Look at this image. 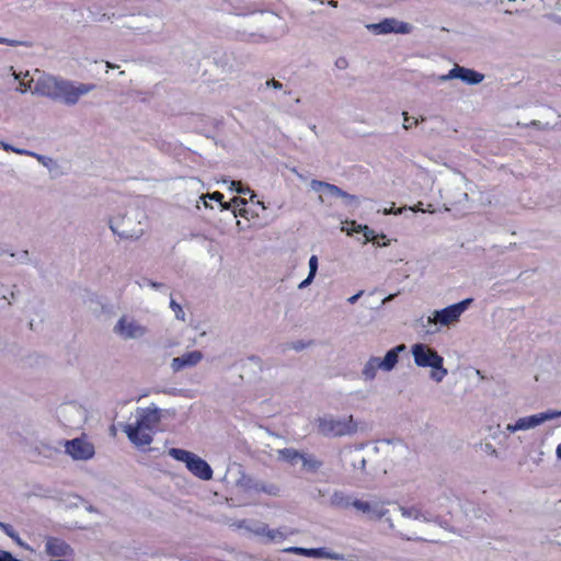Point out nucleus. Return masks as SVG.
Instances as JSON below:
<instances>
[{"instance_id": "1", "label": "nucleus", "mask_w": 561, "mask_h": 561, "mask_svg": "<svg viewBox=\"0 0 561 561\" xmlns=\"http://www.w3.org/2000/svg\"><path fill=\"white\" fill-rule=\"evenodd\" d=\"M398 512L386 518L389 528L405 540H424L423 526L431 518L417 506H398Z\"/></svg>"}, {"instance_id": "2", "label": "nucleus", "mask_w": 561, "mask_h": 561, "mask_svg": "<svg viewBox=\"0 0 561 561\" xmlns=\"http://www.w3.org/2000/svg\"><path fill=\"white\" fill-rule=\"evenodd\" d=\"M111 22H116L117 28L123 31H130L137 35L160 34L164 27L163 18L156 12H144L116 15L103 14Z\"/></svg>"}, {"instance_id": "3", "label": "nucleus", "mask_w": 561, "mask_h": 561, "mask_svg": "<svg viewBox=\"0 0 561 561\" xmlns=\"http://www.w3.org/2000/svg\"><path fill=\"white\" fill-rule=\"evenodd\" d=\"M160 410L154 405L137 409L136 423L126 424L123 430L135 446L144 447L152 443L153 428L160 423Z\"/></svg>"}, {"instance_id": "4", "label": "nucleus", "mask_w": 561, "mask_h": 561, "mask_svg": "<svg viewBox=\"0 0 561 561\" xmlns=\"http://www.w3.org/2000/svg\"><path fill=\"white\" fill-rule=\"evenodd\" d=\"M411 354L417 367L432 369L430 376L434 381L440 382L447 376L448 370L444 367V358L427 344H413Z\"/></svg>"}, {"instance_id": "5", "label": "nucleus", "mask_w": 561, "mask_h": 561, "mask_svg": "<svg viewBox=\"0 0 561 561\" xmlns=\"http://www.w3.org/2000/svg\"><path fill=\"white\" fill-rule=\"evenodd\" d=\"M317 432L324 437L351 436L357 433L358 423L353 415L335 419L324 415L316 419Z\"/></svg>"}, {"instance_id": "6", "label": "nucleus", "mask_w": 561, "mask_h": 561, "mask_svg": "<svg viewBox=\"0 0 561 561\" xmlns=\"http://www.w3.org/2000/svg\"><path fill=\"white\" fill-rule=\"evenodd\" d=\"M407 350L405 344H399L389 350L383 358L371 356L363 366L362 377L365 381H371L376 378L378 369L391 371L398 364L399 354Z\"/></svg>"}, {"instance_id": "7", "label": "nucleus", "mask_w": 561, "mask_h": 561, "mask_svg": "<svg viewBox=\"0 0 561 561\" xmlns=\"http://www.w3.org/2000/svg\"><path fill=\"white\" fill-rule=\"evenodd\" d=\"M168 453L173 459L184 462L187 470L201 480L208 481L213 478L210 466L196 454L180 448H170Z\"/></svg>"}, {"instance_id": "8", "label": "nucleus", "mask_w": 561, "mask_h": 561, "mask_svg": "<svg viewBox=\"0 0 561 561\" xmlns=\"http://www.w3.org/2000/svg\"><path fill=\"white\" fill-rule=\"evenodd\" d=\"M108 226L114 234L126 240H138L145 232L140 215L134 213L110 220Z\"/></svg>"}, {"instance_id": "9", "label": "nucleus", "mask_w": 561, "mask_h": 561, "mask_svg": "<svg viewBox=\"0 0 561 561\" xmlns=\"http://www.w3.org/2000/svg\"><path fill=\"white\" fill-rule=\"evenodd\" d=\"M94 89L95 84L92 83H76L59 78L54 101L72 106L79 102L81 96L90 93Z\"/></svg>"}, {"instance_id": "10", "label": "nucleus", "mask_w": 561, "mask_h": 561, "mask_svg": "<svg viewBox=\"0 0 561 561\" xmlns=\"http://www.w3.org/2000/svg\"><path fill=\"white\" fill-rule=\"evenodd\" d=\"M472 302V298H467L444 309L435 310L432 316L427 317L426 323L439 324L442 327L454 325L459 322L461 314L471 306Z\"/></svg>"}, {"instance_id": "11", "label": "nucleus", "mask_w": 561, "mask_h": 561, "mask_svg": "<svg viewBox=\"0 0 561 561\" xmlns=\"http://www.w3.org/2000/svg\"><path fill=\"white\" fill-rule=\"evenodd\" d=\"M113 332L122 340H139L148 333V328L134 317L123 314L113 328Z\"/></svg>"}, {"instance_id": "12", "label": "nucleus", "mask_w": 561, "mask_h": 561, "mask_svg": "<svg viewBox=\"0 0 561 561\" xmlns=\"http://www.w3.org/2000/svg\"><path fill=\"white\" fill-rule=\"evenodd\" d=\"M310 187L314 192L322 193L319 195V202L321 204L325 202L323 197V194H325L332 197L342 198L345 206L358 205V197L356 195L350 194L334 184L324 181L312 180L310 182Z\"/></svg>"}, {"instance_id": "13", "label": "nucleus", "mask_w": 561, "mask_h": 561, "mask_svg": "<svg viewBox=\"0 0 561 561\" xmlns=\"http://www.w3.org/2000/svg\"><path fill=\"white\" fill-rule=\"evenodd\" d=\"M467 181L460 173H455L447 182L442 194L451 204H461L468 201V193L466 192Z\"/></svg>"}, {"instance_id": "14", "label": "nucleus", "mask_w": 561, "mask_h": 561, "mask_svg": "<svg viewBox=\"0 0 561 561\" xmlns=\"http://www.w3.org/2000/svg\"><path fill=\"white\" fill-rule=\"evenodd\" d=\"M65 451L75 460H88L94 456V446L84 438L65 442Z\"/></svg>"}, {"instance_id": "15", "label": "nucleus", "mask_w": 561, "mask_h": 561, "mask_svg": "<svg viewBox=\"0 0 561 561\" xmlns=\"http://www.w3.org/2000/svg\"><path fill=\"white\" fill-rule=\"evenodd\" d=\"M366 27L377 35L389 33L409 34L412 30L409 23L400 22L393 18L385 19L379 23L367 24Z\"/></svg>"}, {"instance_id": "16", "label": "nucleus", "mask_w": 561, "mask_h": 561, "mask_svg": "<svg viewBox=\"0 0 561 561\" xmlns=\"http://www.w3.org/2000/svg\"><path fill=\"white\" fill-rule=\"evenodd\" d=\"M459 79L467 84H479L483 81L484 76L473 69L465 68L456 65L447 75L438 77L439 81Z\"/></svg>"}, {"instance_id": "17", "label": "nucleus", "mask_w": 561, "mask_h": 561, "mask_svg": "<svg viewBox=\"0 0 561 561\" xmlns=\"http://www.w3.org/2000/svg\"><path fill=\"white\" fill-rule=\"evenodd\" d=\"M352 506L365 514L370 519H381L388 514L385 503L380 501H362L354 500Z\"/></svg>"}, {"instance_id": "18", "label": "nucleus", "mask_w": 561, "mask_h": 561, "mask_svg": "<svg viewBox=\"0 0 561 561\" xmlns=\"http://www.w3.org/2000/svg\"><path fill=\"white\" fill-rule=\"evenodd\" d=\"M59 78L50 75H42L35 80V85L32 90L33 94L48 98L54 101Z\"/></svg>"}, {"instance_id": "19", "label": "nucleus", "mask_w": 561, "mask_h": 561, "mask_svg": "<svg viewBox=\"0 0 561 561\" xmlns=\"http://www.w3.org/2000/svg\"><path fill=\"white\" fill-rule=\"evenodd\" d=\"M554 419H556L554 410H548L546 412H541L538 414L519 417L517 421H518V426H519L520 431H527V430L535 428V427L541 425L542 423H545L547 421L554 420Z\"/></svg>"}, {"instance_id": "20", "label": "nucleus", "mask_w": 561, "mask_h": 561, "mask_svg": "<svg viewBox=\"0 0 561 561\" xmlns=\"http://www.w3.org/2000/svg\"><path fill=\"white\" fill-rule=\"evenodd\" d=\"M45 551L50 557L65 558L73 553L72 548L64 540L48 537L45 543Z\"/></svg>"}, {"instance_id": "21", "label": "nucleus", "mask_w": 561, "mask_h": 561, "mask_svg": "<svg viewBox=\"0 0 561 561\" xmlns=\"http://www.w3.org/2000/svg\"><path fill=\"white\" fill-rule=\"evenodd\" d=\"M202 359L203 353L201 351H192L182 356L174 357L171 360V368L174 373H178L184 368L196 366Z\"/></svg>"}, {"instance_id": "22", "label": "nucleus", "mask_w": 561, "mask_h": 561, "mask_svg": "<svg viewBox=\"0 0 561 561\" xmlns=\"http://www.w3.org/2000/svg\"><path fill=\"white\" fill-rule=\"evenodd\" d=\"M61 416L68 426L75 427L85 419V411L82 407L70 403L62 407Z\"/></svg>"}, {"instance_id": "23", "label": "nucleus", "mask_w": 561, "mask_h": 561, "mask_svg": "<svg viewBox=\"0 0 561 561\" xmlns=\"http://www.w3.org/2000/svg\"><path fill=\"white\" fill-rule=\"evenodd\" d=\"M207 198L219 202L222 209H230L231 206L238 207L240 205L247 204V201L240 197L232 198L230 203H224V195L219 192H214L201 196V199H203L205 207H208V203L206 201Z\"/></svg>"}, {"instance_id": "24", "label": "nucleus", "mask_w": 561, "mask_h": 561, "mask_svg": "<svg viewBox=\"0 0 561 561\" xmlns=\"http://www.w3.org/2000/svg\"><path fill=\"white\" fill-rule=\"evenodd\" d=\"M352 226L354 227V231H363L364 237L366 238V241H371V242H374V243H376L378 245H380V243L377 241V239L378 238H381V239L386 238L385 234H380V236L376 234L375 231L373 229L368 228L367 226H360V225L356 226L355 221L352 222ZM388 244H389V242H383L381 244V247H386Z\"/></svg>"}, {"instance_id": "25", "label": "nucleus", "mask_w": 561, "mask_h": 561, "mask_svg": "<svg viewBox=\"0 0 561 561\" xmlns=\"http://www.w3.org/2000/svg\"><path fill=\"white\" fill-rule=\"evenodd\" d=\"M346 456L352 461V467L354 469H359L360 471L365 470L366 459L362 456V454L359 453V449L348 448V449H346Z\"/></svg>"}, {"instance_id": "26", "label": "nucleus", "mask_w": 561, "mask_h": 561, "mask_svg": "<svg viewBox=\"0 0 561 561\" xmlns=\"http://www.w3.org/2000/svg\"><path fill=\"white\" fill-rule=\"evenodd\" d=\"M310 558H322L343 561L345 558L342 553L331 552L327 548H311Z\"/></svg>"}, {"instance_id": "27", "label": "nucleus", "mask_w": 561, "mask_h": 561, "mask_svg": "<svg viewBox=\"0 0 561 561\" xmlns=\"http://www.w3.org/2000/svg\"><path fill=\"white\" fill-rule=\"evenodd\" d=\"M302 453L294 448H284L278 450V458L294 465L297 460H301Z\"/></svg>"}, {"instance_id": "28", "label": "nucleus", "mask_w": 561, "mask_h": 561, "mask_svg": "<svg viewBox=\"0 0 561 561\" xmlns=\"http://www.w3.org/2000/svg\"><path fill=\"white\" fill-rule=\"evenodd\" d=\"M257 481L252 477L248 476L243 471H240L239 478L236 480V485L244 491H251L255 489Z\"/></svg>"}, {"instance_id": "29", "label": "nucleus", "mask_w": 561, "mask_h": 561, "mask_svg": "<svg viewBox=\"0 0 561 561\" xmlns=\"http://www.w3.org/2000/svg\"><path fill=\"white\" fill-rule=\"evenodd\" d=\"M301 461L304 468L309 472H317L322 467V461L311 455L302 454Z\"/></svg>"}, {"instance_id": "30", "label": "nucleus", "mask_w": 561, "mask_h": 561, "mask_svg": "<svg viewBox=\"0 0 561 561\" xmlns=\"http://www.w3.org/2000/svg\"><path fill=\"white\" fill-rule=\"evenodd\" d=\"M255 492H263L271 496H279L280 495V488L277 484L274 483H264L259 482L256 483V486L254 489Z\"/></svg>"}, {"instance_id": "31", "label": "nucleus", "mask_w": 561, "mask_h": 561, "mask_svg": "<svg viewBox=\"0 0 561 561\" xmlns=\"http://www.w3.org/2000/svg\"><path fill=\"white\" fill-rule=\"evenodd\" d=\"M331 505L336 507H348L352 506L351 499L346 496L344 493L335 491L331 499H330Z\"/></svg>"}, {"instance_id": "32", "label": "nucleus", "mask_w": 561, "mask_h": 561, "mask_svg": "<svg viewBox=\"0 0 561 561\" xmlns=\"http://www.w3.org/2000/svg\"><path fill=\"white\" fill-rule=\"evenodd\" d=\"M170 308L174 312V316L178 320L185 321V312L183 308L174 299H171Z\"/></svg>"}, {"instance_id": "33", "label": "nucleus", "mask_w": 561, "mask_h": 561, "mask_svg": "<svg viewBox=\"0 0 561 561\" xmlns=\"http://www.w3.org/2000/svg\"><path fill=\"white\" fill-rule=\"evenodd\" d=\"M287 534L279 529H270L267 533V538L271 541H282L286 538Z\"/></svg>"}, {"instance_id": "34", "label": "nucleus", "mask_w": 561, "mask_h": 561, "mask_svg": "<svg viewBox=\"0 0 561 561\" xmlns=\"http://www.w3.org/2000/svg\"><path fill=\"white\" fill-rule=\"evenodd\" d=\"M230 190L236 191V192H238L240 194L250 193L251 194V199H253L255 197V194L250 188H243L242 187L241 182L231 181L230 182Z\"/></svg>"}, {"instance_id": "35", "label": "nucleus", "mask_w": 561, "mask_h": 561, "mask_svg": "<svg viewBox=\"0 0 561 561\" xmlns=\"http://www.w3.org/2000/svg\"><path fill=\"white\" fill-rule=\"evenodd\" d=\"M402 116H403V125L402 126L407 130L410 129L413 125H417L420 123V119L410 117L408 112H403Z\"/></svg>"}, {"instance_id": "36", "label": "nucleus", "mask_w": 561, "mask_h": 561, "mask_svg": "<svg viewBox=\"0 0 561 561\" xmlns=\"http://www.w3.org/2000/svg\"><path fill=\"white\" fill-rule=\"evenodd\" d=\"M25 154L32 156V157L36 158L37 161L39 163H42L44 167H48L53 162L51 158L43 156V154H38V153H35V152H32V151H28V150H26Z\"/></svg>"}, {"instance_id": "37", "label": "nucleus", "mask_w": 561, "mask_h": 561, "mask_svg": "<svg viewBox=\"0 0 561 561\" xmlns=\"http://www.w3.org/2000/svg\"><path fill=\"white\" fill-rule=\"evenodd\" d=\"M285 552L295 553L298 556L310 557L311 549L300 548V547H290L284 550Z\"/></svg>"}, {"instance_id": "38", "label": "nucleus", "mask_w": 561, "mask_h": 561, "mask_svg": "<svg viewBox=\"0 0 561 561\" xmlns=\"http://www.w3.org/2000/svg\"><path fill=\"white\" fill-rule=\"evenodd\" d=\"M0 44H5V45H9V46H26V47L31 46V44L27 43V42L9 39V38H5V37H0Z\"/></svg>"}, {"instance_id": "39", "label": "nucleus", "mask_w": 561, "mask_h": 561, "mask_svg": "<svg viewBox=\"0 0 561 561\" xmlns=\"http://www.w3.org/2000/svg\"><path fill=\"white\" fill-rule=\"evenodd\" d=\"M1 299L5 300L8 306H11L13 304V300L16 299V293L13 289L5 290L4 293H2Z\"/></svg>"}, {"instance_id": "40", "label": "nucleus", "mask_w": 561, "mask_h": 561, "mask_svg": "<svg viewBox=\"0 0 561 561\" xmlns=\"http://www.w3.org/2000/svg\"><path fill=\"white\" fill-rule=\"evenodd\" d=\"M0 529L10 538H15V530L14 528L7 523L0 522Z\"/></svg>"}, {"instance_id": "41", "label": "nucleus", "mask_w": 561, "mask_h": 561, "mask_svg": "<svg viewBox=\"0 0 561 561\" xmlns=\"http://www.w3.org/2000/svg\"><path fill=\"white\" fill-rule=\"evenodd\" d=\"M318 271V257L316 255H312L309 259V274L311 277H314Z\"/></svg>"}, {"instance_id": "42", "label": "nucleus", "mask_w": 561, "mask_h": 561, "mask_svg": "<svg viewBox=\"0 0 561 561\" xmlns=\"http://www.w3.org/2000/svg\"><path fill=\"white\" fill-rule=\"evenodd\" d=\"M0 148L5 150V151H11V152H15V153H26V150L25 149H19V148H14L13 146H11L10 144H7L4 141H1L0 140Z\"/></svg>"}, {"instance_id": "43", "label": "nucleus", "mask_w": 561, "mask_h": 561, "mask_svg": "<svg viewBox=\"0 0 561 561\" xmlns=\"http://www.w3.org/2000/svg\"><path fill=\"white\" fill-rule=\"evenodd\" d=\"M35 80L31 79L28 82L21 81L19 87L16 88V91L20 93H26L28 90H31V83Z\"/></svg>"}, {"instance_id": "44", "label": "nucleus", "mask_w": 561, "mask_h": 561, "mask_svg": "<svg viewBox=\"0 0 561 561\" xmlns=\"http://www.w3.org/2000/svg\"><path fill=\"white\" fill-rule=\"evenodd\" d=\"M0 561H21L12 556L11 552L0 549Z\"/></svg>"}, {"instance_id": "45", "label": "nucleus", "mask_w": 561, "mask_h": 561, "mask_svg": "<svg viewBox=\"0 0 561 561\" xmlns=\"http://www.w3.org/2000/svg\"><path fill=\"white\" fill-rule=\"evenodd\" d=\"M335 67L340 70H345L348 68V60L345 57H339L335 62Z\"/></svg>"}, {"instance_id": "46", "label": "nucleus", "mask_w": 561, "mask_h": 561, "mask_svg": "<svg viewBox=\"0 0 561 561\" xmlns=\"http://www.w3.org/2000/svg\"><path fill=\"white\" fill-rule=\"evenodd\" d=\"M529 126L543 130L552 128L548 123L543 124L540 121H531Z\"/></svg>"}, {"instance_id": "47", "label": "nucleus", "mask_w": 561, "mask_h": 561, "mask_svg": "<svg viewBox=\"0 0 561 561\" xmlns=\"http://www.w3.org/2000/svg\"><path fill=\"white\" fill-rule=\"evenodd\" d=\"M482 448H483V451H484L485 454L491 455V456H495V457L497 456V451H496V449L493 447V445H492V444L486 443V444H484V445H483V447H482Z\"/></svg>"}, {"instance_id": "48", "label": "nucleus", "mask_w": 561, "mask_h": 561, "mask_svg": "<svg viewBox=\"0 0 561 561\" xmlns=\"http://www.w3.org/2000/svg\"><path fill=\"white\" fill-rule=\"evenodd\" d=\"M265 84L267 88H272L275 90H280L283 88V83L275 79L267 80Z\"/></svg>"}, {"instance_id": "49", "label": "nucleus", "mask_w": 561, "mask_h": 561, "mask_svg": "<svg viewBox=\"0 0 561 561\" xmlns=\"http://www.w3.org/2000/svg\"><path fill=\"white\" fill-rule=\"evenodd\" d=\"M268 530H270V528L266 525H261L256 529H254V534L259 535V536H266L267 537Z\"/></svg>"}, {"instance_id": "50", "label": "nucleus", "mask_w": 561, "mask_h": 561, "mask_svg": "<svg viewBox=\"0 0 561 561\" xmlns=\"http://www.w3.org/2000/svg\"><path fill=\"white\" fill-rule=\"evenodd\" d=\"M313 278H314V277H311V275H310V274H308L307 278H306V279H304V280L299 284L298 288L302 289V288H305V287L309 286V285L312 283Z\"/></svg>"}, {"instance_id": "51", "label": "nucleus", "mask_w": 561, "mask_h": 561, "mask_svg": "<svg viewBox=\"0 0 561 561\" xmlns=\"http://www.w3.org/2000/svg\"><path fill=\"white\" fill-rule=\"evenodd\" d=\"M506 431L510 432V433H515L517 431H520V428L518 426V421H516L514 424H507L506 425Z\"/></svg>"}, {"instance_id": "52", "label": "nucleus", "mask_w": 561, "mask_h": 561, "mask_svg": "<svg viewBox=\"0 0 561 561\" xmlns=\"http://www.w3.org/2000/svg\"><path fill=\"white\" fill-rule=\"evenodd\" d=\"M12 539H13V540H14V541L20 546V547H22V548H24V549H27V550H31V551H32V549H31L26 543H24V542L21 540V538H20V536L18 535V533H15V538H12Z\"/></svg>"}, {"instance_id": "53", "label": "nucleus", "mask_w": 561, "mask_h": 561, "mask_svg": "<svg viewBox=\"0 0 561 561\" xmlns=\"http://www.w3.org/2000/svg\"><path fill=\"white\" fill-rule=\"evenodd\" d=\"M363 294H364V291H363V290H359L357 294H355V295L351 296V297L347 299V301H348L350 304H352V305H353V304H355V302H356V301L362 297V295H363Z\"/></svg>"}, {"instance_id": "54", "label": "nucleus", "mask_w": 561, "mask_h": 561, "mask_svg": "<svg viewBox=\"0 0 561 561\" xmlns=\"http://www.w3.org/2000/svg\"><path fill=\"white\" fill-rule=\"evenodd\" d=\"M245 213H247V210H245L244 208H241V209H239L238 211H237L236 209H233V216H234V217H238V216H242V217H244V216H245Z\"/></svg>"}, {"instance_id": "55", "label": "nucleus", "mask_w": 561, "mask_h": 561, "mask_svg": "<svg viewBox=\"0 0 561 561\" xmlns=\"http://www.w3.org/2000/svg\"><path fill=\"white\" fill-rule=\"evenodd\" d=\"M148 284L152 287V288H161L163 286L162 283H158V282H153V280H149Z\"/></svg>"}, {"instance_id": "56", "label": "nucleus", "mask_w": 561, "mask_h": 561, "mask_svg": "<svg viewBox=\"0 0 561 561\" xmlns=\"http://www.w3.org/2000/svg\"><path fill=\"white\" fill-rule=\"evenodd\" d=\"M394 297H396V294H391V295L387 296V297L382 300V304H387V302L391 301Z\"/></svg>"}, {"instance_id": "57", "label": "nucleus", "mask_w": 561, "mask_h": 561, "mask_svg": "<svg viewBox=\"0 0 561 561\" xmlns=\"http://www.w3.org/2000/svg\"><path fill=\"white\" fill-rule=\"evenodd\" d=\"M21 260L22 261H27L28 260V251L27 250L22 252Z\"/></svg>"}, {"instance_id": "58", "label": "nucleus", "mask_w": 561, "mask_h": 561, "mask_svg": "<svg viewBox=\"0 0 561 561\" xmlns=\"http://www.w3.org/2000/svg\"><path fill=\"white\" fill-rule=\"evenodd\" d=\"M556 455L559 459H561V443L557 446Z\"/></svg>"}, {"instance_id": "59", "label": "nucleus", "mask_w": 561, "mask_h": 561, "mask_svg": "<svg viewBox=\"0 0 561 561\" xmlns=\"http://www.w3.org/2000/svg\"><path fill=\"white\" fill-rule=\"evenodd\" d=\"M328 4L331 5L332 8H337V1L335 0H329Z\"/></svg>"}, {"instance_id": "60", "label": "nucleus", "mask_w": 561, "mask_h": 561, "mask_svg": "<svg viewBox=\"0 0 561 561\" xmlns=\"http://www.w3.org/2000/svg\"><path fill=\"white\" fill-rule=\"evenodd\" d=\"M13 76H14V78H15L16 80H20V82L22 81V73H15V72H14V73H13Z\"/></svg>"}, {"instance_id": "61", "label": "nucleus", "mask_w": 561, "mask_h": 561, "mask_svg": "<svg viewBox=\"0 0 561 561\" xmlns=\"http://www.w3.org/2000/svg\"><path fill=\"white\" fill-rule=\"evenodd\" d=\"M556 419L561 417V410H554Z\"/></svg>"}, {"instance_id": "62", "label": "nucleus", "mask_w": 561, "mask_h": 561, "mask_svg": "<svg viewBox=\"0 0 561 561\" xmlns=\"http://www.w3.org/2000/svg\"><path fill=\"white\" fill-rule=\"evenodd\" d=\"M290 171H291L293 173H295L296 175L299 173V172H298V170H297L296 168H291V169H290Z\"/></svg>"}, {"instance_id": "63", "label": "nucleus", "mask_w": 561, "mask_h": 561, "mask_svg": "<svg viewBox=\"0 0 561 561\" xmlns=\"http://www.w3.org/2000/svg\"><path fill=\"white\" fill-rule=\"evenodd\" d=\"M297 176H298L299 179H301V180H305L304 175H302V174H300V173H298V174H297Z\"/></svg>"}, {"instance_id": "64", "label": "nucleus", "mask_w": 561, "mask_h": 561, "mask_svg": "<svg viewBox=\"0 0 561 561\" xmlns=\"http://www.w3.org/2000/svg\"><path fill=\"white\" fill-rule=\"evenodd\" d=\"M107 67L114 68L115 66H113L112 64L107 62Z\"/></svg>"}]
</instances>
